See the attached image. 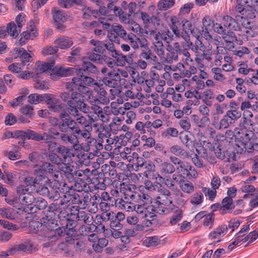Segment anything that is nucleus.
<instances>
[{"instance_id": "f257e3e1", "label": "nucleus", "mask_w": 258, "mask_h": 258, "mask_svg": "<svg viewBox=\"0 0 258 258\" xmlns=\"http://www.w3.org/2000/svg\"><path fill=\"white\" fill-rule=\"evenodd\" d=\"M235 142L238 153H252L254 150L258 151V138L252 132H238L235 136Z\"/></svg>"}, {"instance_id": "f03ea898", "label": "nucleus", "mask_w": 258, "mask_h": 258, "mask_svg": "<svg viewBox=\"0 0 258 258\" xmlns=\"http://www.w3.org/2000/svg\"><path fill=\"white\" fill-rule=\"evenodd\" d=\"M227 143L229 144L230 142L227 139H224L218 143H215L213 147V150L216 157L221 160L225 162L235 161L239 158L238 155L240 154L237 153L236 143L235 142V148L229 146L225 150L222 147L223 144L225 145Z\"/></svg>"}, {"instance_id": "7ed1b4c3", "label": "nucleus", "mask_w": 258, "mask_h": 258, "mask_svg": "<svg viewBox=\"0 0 258 258\" xmlns=\"http://www.w3.org/2000/svg\"><path fill=\"white\" fill-rule=\"evenodd\" d=\"M229 109L226 112L220 121V128H226L229 123H232L239 118L241 116V111L239 109V103L236 101L231 100L229 103Z\"/></svg>"}, {"instance_id": "20e7f679", "label": "nucleus", "mask_w": 258, "mask_h": 258, "mask_svg": "<svg viewBox=\"0 0 258 258\" xmlns=\"http://www.w3.org/2000/svg\"><path fill=\"white\" fill-rule=\"evenodd\" d=\"M60 122L55 120L56 123L59 124V130L61 133H67L69 131L74 134L81 133L80 127H77L75 120L73 119L71 115L66 111H63L59 114Z\"/></svg>"}, {"instance_id": "39448f33", "label": "nucleus", "mask_w": 258, "mask_h": 258, "mask_svg": "<svg viewBox=\"0 0 258 258\" xmlns=\"http://www.w3.org/2000/svg\"><path fill=\"white\" fill-rule=\"evenodd\" d=\"M81 80L79 77H74L72 81L68 82L66 84V88L68 90L72 92H78L86 95H91L90 88L81 83Z\"/></svg>"}, {"instance_id": "423d86ee", "label": "nucleus", "mask_w": 258, "mask_h": 258, "mask_svg": "<svg viewBox=\"0 0 258 258\" xmlns=\"http://www.w3.org/2000/svg\"><path fill=\"white\" fill-rule=\"evenodd\" d=\"M176 169L178 173L181 174L185 179L196 178L198 176V172L195 167L187 162L181 163V165L178 166Z\"/></svg>"}, {"instance_id": "0eeeda50", "label": "nucleus", "mask_w": 258, "mask_h": 258, "mask_svg": "<svg viewBox=\"0 0 258 258\" xmlns=\"http://www.w3.org/2000/svg\"><path fill=\"white\" fill-rule=\"evenodd\" d=\"M44 102L48 105V108L51 111L59 112L63 107V104H58L59 100L51 94H44Z\"/></svg>"}, {"instance_id": "6e6552de", "label": "nucleus", "mask_w": 258, "mask_h": 258, "mask_svg": "<svg viewBox=\"0 0 258 258\" xmlns=\"http://www.w3.org/2000/svg\"><path fill=\"white\" fill-rule=\"evenodd\" d=\"M10 56L14 59L19 57L21 61L24 62H31L33 60L30 53L22 47H16L10 52Z\"/></svg>"}, {"instance_id": "1a4fd4ad", "label": "nucleus", "mask_w": 258, "mask_h": 258, "mask_svg": "<svg viewBox=\"0 0 258 258\" xmlns=\"http://www.w3.org/2000/svg\"><path fill=\"white\" fill-rule=\"evenodd\" d=\"M27 140H32L37 142L44 141L45 143H47L53 139L48 132L47 133L44 132L43 134H41L32 130H28Z\"/></svg>"}, {"instance_id": "9d476101", "label": "nucleus", "mask_w": 258, "mask_h": 258, "mask_svg": "<svg viewBox=\"0 0 258 258\" xmlns=\"http://www.w3.org/2000/svg\"><path fill=\"white\" fill-rule=\"evenodd\" d=\"M202 23V32L200 33L202 34V36L204 37L206 40H210L212 38V36L209 31L214 27L215 24L214 21L211 19L210 16H206L203 19Z\"/></svg>"}, {"instance_id": "9b49d317", "label": "nucleus", "mask_w": 258, "mask_h": 258, "mask_svg": "<svg viewBox=\"0 0 258 258\" xmlns=\"http://www.w3.org/2000/svg\"><path fill=\"white\" fill-rule=\"evenodd\" d=\"M67 104L69 106L68 111L70 115L74 116H79V110L84 112L88 113L90 112V107L87 104H84L83 106H76V105L73 104V102L68 101Z\"/></svg>"}, {"instance_id": "f8f14e48", "label": "nucleus", "mask_w": 258, "mask_h": 258, "mask_svg": "<svg viewBox=\"0 0 258 258\" xmlns=\"http://www.w3.org/2000/svg\"><path fill=\"white\" fill-rule=\"evenodd\" d=\"M16 28V25L14 22L8 23L7 27H0V38H5L7 35H9L16 38L17 37Z\"/></svg>"}, {"instance_id": "ddd939ff", "label": "nucleus", "mask_w": 258, "mask_h": 258, "mask_svg": "<svg viewBox=\"0 0 258 258\" xmlns=\"http://www.w3.org/2000/svg\"><path fill=\"white\" fill-rule=\"evenodd\" d=\"M4 135L6 138H15V139H21L23 140L22 142H19V144L20 145H23L25 142L24 140H27L28 138V130L26 131L17 130L14 132L6 131L4 133Z\"/></svg>"}, {"instance_id": "4468645a", "label": "nucleus", "mask_w": 258, "mask_h": 258, "mask_svg": "<svg viewBox=\"0 0 258 258\" xmlns=\"http://www.w3.org/2000/svg\"><path fill=\"white\" fill-rule=\"evenodd\" d=\"M37 248L33 247L31 244H26L24 243H21L18 245H16L13 247L10 248V253L13 255L19 253L20 251L27 252L28 253H32L33 252L36 251Z\"/></svg>"}, {"instance_id": "2eb2a0df", "label": "nucleus", "mask_w": 258, "mask_h": 258, "mask_svg": "<svg viewBox=\"0 0 258 258\" xmlns=\"http://www.w3.org/2000/svg\"><path fill=\"white\" fill-rule=\"evenodd\" d=\"M234 208L233 199L231 197H225L222 201V206L219 211L221 214L223 215L227 213H231Z\"/></svg>"}, {"instance_id": "dca6fc26", "label": "nucleus", "mask_w": 258, "mask_h": 258, "mask_svg": "<svg viewBox=\"0 0 258 258\" xmlns=\"http://www.w3.org/2000/svg\"><path fill=\"white\" fill-rule=\"evenodd\" d=\"M92 56H91L92 58H91V60L99 63H102L103 62H105L107 66L110 68H113L115 65L116 64L115 61L111 57H109L105 55H103V56H100L99 55H92Z\"/></svg>"}, {"instance_id": "f3484780", "label": "nucleus", "mask_w": 258, "mask_h": 258, "mask_svg": "<svg viewBox=\"0 0 258 258\" xmlns=\"http://www.w3.org/2000/svg\"><path fill=\"white\" fill-rule=\"evenodd\" d=\"M55 150L57 154L59 156L61 163H66L67 158L71 157L72 155L71 149L62 145H58Z\"/></svg>"}, {"instance_id": "a211bd4d", "label": "nucleus", "mask_w": 258, "mask_h": 258, "mask_svg": "<svg viewBox=\"0 0 258 258\" xmlns=\"http://www.w3.org/2000/svg\"><path fill=\"white\" fill-rule=\"evenodd\" d=\"M64 197V198L68 199L67 202L78 205H81L83 202L85 203L88 202L87 200H85V197L82 198V197H80L78 194L74 192H72V193H71V192L66 193Z\"/></svg>"}, {"instance_id": "6ab92c4d", "label": "nucleus", "mask_w": 258, "mask_h": 258, "mask_svg": "<svg viewBox=\"0 0 258 258\" xmlns=\"http://www.w3.org/2000/svg\"><path fill=\"white\" fill-rule=\"evenodd\" d=\"M76 210L77 211L76 219L77 221H83V222L87 224L91 225L93 221V216L89 213H87L84 211H79L78 207H76Z\"/></svg>"}, {"instance_id": "aec40b11", "label": "nucleus", "mask_w": 258, "mask_h": 258, "mask_svg": "<svg viewBox=\"0 0 258 258\" xmlns=\"http://www.w3.org/2000/svg\"><path fill=\"white\" fill-rule=\"evenodd\" d=\"M85 71L78 70L77 71V76L79 77L81 80V83L83 85L91 86L93 85L94 80L91 77H89V73H84Z\"/></svg>"}, {"instance_id": "412c9836", "label": "nucleus", "mask_w": 258, "mask_h": 258, "mask_svg": "<svg viewBox=\"0 0 258 258\" xmlns=\"http://www.w3.org/2000/svg\"><path fill=\"white\" fill-rule=\"evenodd\" d=\"M148 209L151 210V211L156 212L159 214H167L170 211V209L166 207V204H164L163 203L158 201L155 203L154 206L149 207Z\"/></svg>"}, {"instance_id": "4be33fe9", "label": "nucleus", "mask_w": 258, "mask_h": 258, "mask_svg": "<svg viewBox=\"0 0 258 258\" xmlns=\"http://www.w3.org/2000/svg\"><path fill=\"white\" fill-rule=\"evenodd\" d=\"M55 217L46 215L45 218L42 219L43 226L50 232L53 231L54 228H55L56 226L58 224L57 223V221L56 220Z\"/></svg>"}, {"instance_id": "5701e85b", "label": "nucleus", "mask_w": 258, "mask_h": 258, "mask_svg": "<svg viewBox=\"0 0 258 258\" xmlns=\"http://www.w3.org/2000/svg\"><path fill=\"white\" fill-rule=\"evenodd\" d=\"M101 170L103 172V175L104 176L108 175V177L114 181L116 180V178L117 176V173L116 169L114 167H112L111 169L110 167L107 164L103 165L101 166ZM102 174L100 173V175Z\"/></svg>"}, {"instance_id": "b1692460", "label": "nucleus", "mask_w": 258, "mask_h": 258, "mask_svg": "<svg viewBox=\"0 0 258 258\" xmlns=\"http://www.w3.org/2000/svg\"><path fill=\"white\" fill-rule=\"evenodd\" d=\"M51 13L53 20L55 23L60 22H64L67 21V18L63 11L59 10L57 8H52Z\"/></svg>"}, {"instance_id": "393cba45", "label": "nucleus", "mask_w": 258, "mask_h": 258, "mask_svg": "<svg viewBox=\"0 0 258 258\" xmlns=\"http://www.w3.org/2000/svg\"><path fill=\"white\" fill-rule=\"evenodd\" d=\"M84 94L78 92H73L71 95V99L69 101H73V104L76 105V106H83L84 104H86L84 102Z\"/></svg>"}, {"instance_id": "a878e982", "label": "nucleus", "mask_w": 258, "mask_h": 258, "mask_svg": "<svg viewBox=\"0 0 258 258\" xmlns=\"http://www.w3.org/2000/svg\"><path fill=\"white\" fill-rule=\"evenodd\" d=\"M101 217L104 220L115 219L120 222L125 219V215L122 212H118L117 214H115L112 211L103 214Z\"/></svg>"}, {"instance_id": "bb28decb", "label": "nucleus", "mask_w": 258, "mask_h": 258, "mask_svg": "<svg viewBox=\"0 0 258 258\" xmlns=\"http://www.w3.org/2000/svg\"><path fill=\"white\" fill-rule=\"evenodd\" d=\"M55 61L54 59L50 61L49 62H43L41 64L38 65L36 69V75L39 77V75L45 72L46 71L51 70V68L54 66Z\"/></svg>"}, {"instance_id": "cd10ccee", "label": "nucleus", "mask_w": 258, "mask_h": 258, "mask_svg": "<svg viewBox=\"0 0 258 258\" xmlns=\"http://www.w3.org/2000/svg\"><path fill=\"white\" fill-rule=\"evenodd\" d=\"M85 2V0H60L59 4L64 8H70L74 5L82 7Z\"/></svg>"}, {"instance_id": "c85d7f7f", "label": "nucleus", "mask_w": 258, "mask_h": 258, "mask_svg": "<svg viewBox=\"0 0 258 258\" xmlns=\"http://www.w3.org/2000/svg\"><path fill=\"white\" fill-rule=\"evenodd\" d=\"M58 48L60 49H66L70 48L73 44V41L69 38H59L56 39L54 41Z\"/></svg>"}, {"instance_id": "c756f323", "label": "nucleus", "mask_w": 258, "mask_h": 258, "mask_svg": "<svg viewBox=\"0 0 258 258\" xmlns=\"http://www.w3.org/2000/svg\"><path fill=\"white\" fill-rule=\"evenodd\" d=\"M22 196L23 197H21L19 200L22 202V205H25L28 207L29 206L32 207V205H34L36 201L34 196L30 192H26L24 196L22 195Z\"/></svg>"}, {"instance_id": "7c9ffc66", "label": "nucleus", "mask_w": 258, "mask_h": 258, "mask_svg": "<svg viewBox=\"0 0 258 258\" xmlns=\"http://www.w3.org/2000/svg\"><path fill=\"white\" fill-rule=\"evenodd\" d=\"M204 196L202 192L199 191L195 193L189 199L190 203L194 206H197L203 203Z\"/></svg>"}, {"instance_id": "2f4dec72", "label": "nucleus", "mask_w": 258, "mask_h": 258, "mask_svg": "<svg viewBox=\"0 0 258 258\" xmlns=\"http://www.w3.org/2000/svg\"><path fill=\"white\" fill-rule=\"evenodd\" d=\"M228 229L227 226L225 224L222 225L217 227L214 231L211 232L209 234V237L212 239H215L220 236L221 234L224 235Z\"/></svg>"}, {"instance_id": "473e14b6", "label": "nucleus", "mask_w": 258, "mask_h": 258, "mask_svg": "<svg viewBox=\"0 0 258 258\" xmlns=\"http://www.w3.org/2000/svg\"><path fill=\"white\" fill-rule=\"evenodd\" d=\"M82 67V68L78 69V70H84L85 71L84 73L95 74L99 72L97 68L90 61H83Z\"/></svg>"}, {"instance_id": "72a5a7b5", "label": "nucleus", "mask_w": 258, "mask_h": 258, "mask_svg": "<svg viewBox=\"0 0 258 258\" xmlns=\"http://www.w3.org/2000/svg\"><path fill=\"white\" fill-rule=\"evenodd\" d=\"M145 187L149 191H153L159 189L161 184L158 181H152L151 180H145L144 182Z\"/></svg>"}, {"instance_id": "f704fd0d", "label": "nucleus", "mask_w": 258, "mask_h": 258, "mask_svg": "<svg viewBox=\"0 0 258 258\" xmlns=\"http://www.w3.org/2000/svg\"><path fill=\"white\" fill-rule=\"evenodd\" d=\"M111 28L113 33L126 40V32L121 25H113Z\"/></svg>"}, {"instance_id": "c9c22d12", "label": "nucleus", "mask_w": 258, "mask_h": 258, "mask_svg": "<svg viewBox=\"0 0 258 258\" xmlns=\"http://www.w3.org/2000/svg\"><path fill=\"white\" fill-rule=\"evenodd\" d=\"M104 43L102 42L101 44H98L92 50L91 52H89L87 53L88 55V58L91 60V56H92V55H99L100 56H103V54L105 52V49L104 48V46L103 45Z\"/></svg>"}, {"instance_id": "e433bc0d", "label": "nucleus", "mask_w": 258, "mask_h": 258, "mask_svg": "<svg viewBox=\"0 0 258 258\" xmlns=\"http://www.w3.org/2000/svg\"><path fill=\"white\" fill-rule=\"evenodd\" d=\"M63 204V202L62 201L59 204L54 203L50 204L48 208L47 215L55 217L56 213L59 212L61 208L60 205H62Z\"/></svg>"}, {"instance_id": "4c0bfd02", "label": "nucleus", "mask_w": 258, "mask_h": 258, "mask_svg": "<svg viewBox=\"0 0 258 258\" xmlns=\"http://www.w3.org/2000/svg\"><path fill=\"white\" fill-rule=\"evenodd\" d=\"M162 174H171L175 171V167L171 163L164 162L160 165Z\"/></svg>"}, {"instance_id": "58836bf2", "label": "nucleus", "mask_w": 258, "mask_h": 258, "mask_svg": "<svg viewBox=\"0 0 258 258\" xmlns=\"http://www.w3.org/2000/svg\"><path fill=\"white\" fill-rule=\"evenodd\" d=\"M44 94H38L37 93L31 94L28 97V102L31 104H38L43 102Z\"/></svg>"}, {"instance_id": "ea45409f", "label": "nucleus", "mask_w": 258, "mask_h": 258, "mask_svg": "<svg viewBox=\"0 0 258 258\" xmlns=\"http://www.w3.org/2000/svg\"><path fill=\"white\" fill-rule=\"evenodd\" d=\"M73 215V214L71 211L69 212L67 209L60 208L58 212L57 218L60 221H66L67 220H68L69 218H71ZM75 215V214H74V216Z\"/></svg>"}, {"instance_id": "a19ab883", "label": "nucleus", "mask_w": 258, "mask_h": 258, "mask_svg": "<svg viewBox=\"0 0 258 258\" xmlns=\"http://www.w3.org/2000/svg\"><path fill=\"white\" fill-rule=\"evenodd\" d=\"M52 234L49 236L48 237L52 239H56L58 237L61 236L63 235V234H65V227L64 226L62 227H60L57 224L56 226V227L54 228L53 231H51Z\"/></svg>"}, {"instance_id": "79ce46f5", "label": "nucleus", "mask_w": 258, "mask_h": 258, "mask_svg": "<svg viewBox=\"0 0 258 258\" xmlns=\"http://www.w3.org/2000/svg\"><path fill=\"white\" fill-rule=\"evenodd\" d=\"M179 187L183 192L187 194H190L194 190L193 184L188 180H185V179L182 181Z\"/></svg>"}, {"instance_id": "37998d69", "label": "nucleus", "mask_w": 258, "mask_h": 258, "mask_svg": "<svg viewBox=\"0 0 258 258\" xmlns=\"http://www.w3.org/2000/svg\"><path fill=\"white\" fill-rule=\"evenodd\" d=\"M27 62L21 61V63H13L8 66V69L14 73H19L24 69Z\"/></svg>"}, {"instance_id": "c03bdc74", "label": "nucleus", "mask_w": 258, "mask_h": 258, "mask_svg": "<svg viewBox=\"0 0 258 258\" xmlns=\"http://www.w3.org/2000/svg\"><path fill=\"white\" fill-rule=\"evenodd\" d=\"M160 242V240L157 236L148 237L144 240V243L147 247L156 246Z\"/></svg>"}, {"instance_id": "a18cd8bd", "label": "nucleus", "mask_w": 258, "mask_h": 258, "mask_svg": "<svg viewBox=\"0 0 258 258\" xmlns=\"http://www.w3.org/2000/svg\"><path fill=\"white\" fill-rule=\"evenodd\" d=\"M19 201H21V200H19V198H17V201H15L14 203V204H13L12 206L15 207L16 209H18L19 211H18L17 213H20V211L21 212H24L25 213H33V207H31V208H29L28 207H24L23 205L20 204L19 202Z\"/></svg>"}, {"instance_id": "49530a36", "label": "nucleus", "mask_w": 258, "mask_h": 258, "mask_svg": "<svg viewBox=\"0 0 258 258\" xmlns=\"http://www.w3.org/2000/svg\"><path fill=\"white\" fill-rule=\"evenodd\" d=\"M183 216V212L181 209L176 210L175 213L170 218V223L171 225L177 224L181 220Z\"/></svg>"}, {"instance_id": "de8ad7c7", "label": "nucleus", "mask_w": 258, "mask_h": 258, "mask_svg": "<svg viewBox=\"0 0 258 258\" xmlns=\"http://www.w3.org/2000/svg\"><path fill=\"white\" fill-rule=\"evenodd\" d=\"M174 0H161L158 4L160 10H166L171 8L174 4Z\"/></svg>"}, {"instance_id": "09e8293b", "label": "nucleus", "mask_w": 258, "mask_h": 258, "mask_svg": "<svg viewBox=\"0 0 258 258\" xmlns=\"http://www.w3.org/2000/svg\"><path fill=\"white\" fill-rule=\"evenodd\" d=\"M112 56L116 59V64L118 66H124L125 62H128V59H126V56L121 53L117 52L116 55H112Z\"/></svg>"}, {"instance_id": "8fccbe9b", "label": "nucleus", "mask_w": 258, "mask_h": 258, "mask_svg": "<svg viewBox=\"0 0 258 258\" xmlns=\"http://www.w3.org/2000/svg\"><path fill=\"white\" fill-rule=\"evenodd\" d=\"M40 166H41L42 170H44L47 174L48 173L52 174L55 172V170H56L55 165L50 162H44Z\"/></svg>"}, {"instance_id": "3c124183", "label": "nucleus", "mask_w": 258, "mask_h": 258, "mask_svg": "<svg viewBox=\"0 0 258 258\" xmlns=\"http://www.w3.org/2000/svg\"><path fill=\"white\" fill-rule=\"evenodd\" d=\"M249 121L247 118H246L245 117H243L240 121L239 126L240 128V131H237L236 130H235L234 132V138H235V136L237 135V133L238 132H243L244 133H249L251 132H247V131H245V130L246 129V127L248 125V122Z\"/></svg>"}, {"instance_id": "603ef678", "label": "nucleus", "mask_w": 258, "mask_h": 258, "mask_svg": "<svg viewBox=\"0 0 258 258\" xmlns=\"http://www.w3.org/2000/svg\"><path fill=\"white\" fill-rule=\"evenodd\" d=\"M102 179V181H99L97 184V187L101 189H105L107 185H111L113 183V180L111 179L107 176H104Z\"/></svg>"}, {"instance_id": "864d4df0", "label": "nucleus", "mask_w": 258, "mask_h": 258, "mask_svg": "<svg viewBox=\"0 0 258 258\" xmlns=\"http://www.w3.org/2000/svg\"><path fill=\"white\" fill-rule=\"evenodd\" d=\"M35 204L33 205V209L34 207H35L36 209L41 210H43L45 208L47 207V201L41 198H38L37 200L36 199V201L34 203ZM32 207H30V208H31Z\"/></svg>"}, {"instance_id": "5fc2aeb1", "label": "nucleus", "mask_w": 258, "mask_h": 258, "mask_svg": "<svg viewBox=\"0 0 258 258\" xmlns=\"http://www.w3.org/2000/svg\"><path fill=\"white\" fill-rule=\"evenodd\" d=\"M222 37L226 42H232V41L237 40V37L235 33L231 30L226 31V33L222 36Z\"/></svg>"}, {"instance_id": "6e6d98bb", "label": "nucleus", "mask_w": 258, "mask_h": 258, "mask_svg": "<svg viewBox=\"0 0 258 258\" xmlns=\"http://www.w3.org/2000/svg\"><path fill=\"white\" fill-rule=\"evenodd\" d=\"M190 136H191V135L189 134V133H181L180 134V139L183 144H184L187 148H189V147L192 144V141L191 140Z\"/></svg>"}, {"instance_id": "4d7b16f0", "label": "nucleus", "mask_w": 258, "mask_h": 258, "mask_svg": "<svg viewBox=\"0 0 258 258\" xmlns=\"http://www.w3.org/2000/svg\"><path fill=\"white\" fill-rule=\"evenodd\" d=\"M47 157L50 162L54 164L58 165L61 163L59 156L56 152H49Z\"/></svg>"}, {"instance_id": "13d9d810", "label": "nucleus", "mask_w": 258, "mask_h": 258, "mask_svg": "<svg viewBox=\"0 0 258 258\" xmlns=\"http://www.w3.org/2000/svg\"><path fill=\"white\" fill-rule=\"evenodd\" d=\"M60 68L61 72L60 77H67L68 76L73 75L74 73L77 75V71L78 70V69L74 68H63L62 67H60Z\"/></svg>"}, {"instance_id": "bf43d9fd", "label": "nucleus", "mask_w": 258, "mask_h": 258, "mask_svg": "<svg viewBox=\"0 0 258 258\" xmlns=\"http://www.w3.org/2000/svg\"><path fill=\"white\" fill-rule=\"evenodd\" d=\"M47 183L42 184H36V188L37 192L40 195L47 196L49 194L48 188L47 187Z\"/></svg>"}, {"instance_id": "052dcab7", "label": "nucleus", "mask_w": 258, "mask_h": 258, "mask_svg": "<svg viewBox=\"0 0 258 258\" xmlns=\"http://www.w3.org/2000/svg\"><path fill=\"white\" fill-rule=\"evenodd\" d=\"M80 50L81 48L79 47H77L75 49H72L71 54V56H70L68 57V60L70 62H74L76 59L79 58L80 56Z\"/></svg>"}, {"instance_id": "680f3d73", "label": "nucleus", "mask_w": 258, "mask_h": 258, "mask_svg": "<svg viewBox=\"0 0 258 258\" xmlns=\"http://www.w3.org/2000/svg\"><path fill=\"white\" fill-rule=\"evenodd\" d=\"M35 179L36 184H42L50 182V179L45 175H35Z\"/></svg>"}, {"instance_id": "e2e57ef3", "label": "nucleus", "mask_w": 258, "mask_h": 258, "mask_svg": "<svg viewBox=\"0 0 258 258\" xmlns=\"http://www.w3.org/2000/svg\"><path fill=\"white\" fill-rule=\"evenodd\" d=\"M0 225H1L4 228L9 230H17L19 229V226L16 224H13L10 222L5 220H0Z\"/></svg>"}, {"instance_id": "0e129e2a", "label": "nucleus", "mask_w": 258, "mask_h": 258, "mask_svg": "<svg viewBox=\"0 0 258 258\" xmlns=\"http://www.w3.org/2000/svg\"><path fill=\"white\" fill-rule=\"evenodd\" d=\"M58 49L57 46H46L43 48L42 53L43 55H51L57 52Z\"/></svg>"}, {"instance_id": "69168bd1", "label": "nucleus", "mask_w": 258, "mask_h": 258, "mask_svg": "<svg viewBox=\"0 0 258 258\" xmlns=\"http://www.w3.org/2000/svg\"><path fill=\"white\" fill-rule=\"evenodd\" d=\"M17 122V118L13 113H9L6 116L5 123L7 125H12Z\"/></svg>"}, {"instance_id": "338daca9", "label": "nucleus", "mask_w": 258, "mask_h": 258, "mask_svg": "<svg viewBox=\"0 0 258 258\" xmlns=\"http://www.w3.org/2000/svg\"><path fill=\"white\" fill-rule=\"evenodd\" d=\"M178 132L174 127H168L166 129V131L163 133L162 135L165 136V138H169L168 136L172 137H176L178 136Z\"/></svg>"}, {"instance_id": "774afa93", "label": "nucleus", "mask_w": 258, "mask_h": 258, "mask_svg": "<svg viewBox=\"0 0 258 258\" xmlns=\"http://www.w3.org/2000/svg\"><path fill=\"white\" fill-rule=\"evenodd\" d=\"M33 110V107L29 105H27L21 108V112L24 115H28L29 118H32L34 115V114L32 112Z\"/></svg>"}]
</instances>
